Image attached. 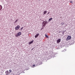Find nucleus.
<instances>
[{"instance_id": "1", "label": "nucleus", "mask_w": 75, "mask_h": 75, "mask_svg": "<svg viewBox=\"0 0 75 75\" xmlns=\"http://www.w3.org/2000/svg\"><path fill=\"white\" fill-rule=\"evenodd\" d=\"M21 35V32H19V33H17L16 35H15V37H17L18 36H20Z\"/></svg>"}, {"instance_id": "4", "label": "nucleus", "mask_w": 75, "mask_h": 75, "mask_svg": "<svg viewBox=\"0 0 75 75\" xmlns=\"http://www.w3.org/2000/svg\"><path fill=\"white\" fill-rule=\"evenodd\" d=\"M61 40L60 39H59L58 40H57V44H59L61 42Z\"/></svg>"}, {"instance_id": "15", "label": "nucleus", "mask_w": 75, "mask_h": 75, "mask_svg": "<svg viewBox=\"0 0 75 75\" xmlns=\"http://www.w3.org/2000/svg\"><path fill=\"white\" fill-rule=\"evenodd\" d=\"M70 3H73V2H72V1H70Z\"/></svg>"}, {"instance_id": "16", "label": "nucleus", "mask_w": 75, "mask_h": 75, "mask_svg": "<svg viewBox=\"0 0 75 75\" xmlns=\"http://www.w3.org/2000/svg\"><path fill=\"white\" fill-rule=\"evenodd\" d=\"M61 24H62V25H64V23H61Z\"/></svg>"}, {"instance_id": "10", "label": "nucleus", "mask_w": 75, "mask_h": 75, "mask_svg": "<svg viewBox=\"0 0 75 75\" xmlns=\"http://www.w3.org/2000/svg\"><path fill=\"white\" fill-rule=\"evenodd\" d=\"M52 18H50L49 19V21H51V20H52Z\"/></svg>"}, {"instance_id": "5", "label": "nucleus", "mask_w": 75, "mask_h": 75, "mask_svg": "<svg viewBox=\"0 0 75 75\" xmlns=\"http://www.w3.org/2000/svg\"><path fill=\"white\" fill-rule=\"evenodd\" d=\"M5 73L6 75H8V74H10V73L8 72V70H7L6 71Z\"/></svg>"}, {"instance_id": "3", "label": "nucleus", "mask_w": 75, "mask_h": 75, "mask_svg": "<svg viewBox=\"0 0 75 75\" xmlns=\"http://www.w3.org/2000/svg\"><path fill=\"white\" fill-rule=\"evenodd\" d=\"M20 25H18L17 26L15 27V29L16 30H18L20 28Z\"/></svg>"}, {"instance_id": "9", "label": "nucleus", "mask_w": 75, "mask_h": 75, "mask_svg": "<svg viewBox=\"0 0 75 75\" xmlns=\"http://www.w3.org/2000/svg\"><path fill=\"white\" fill-rule=\"evenodd\" d=\"M47 11H45L44 12V14H43V15L46 14V13H47Z\"/></svg>"}, {"instance_id": "20", "label": "nucleus", "mask_w": 75, "mask_h": 75, "mask_svg": "<svg viewBox=\"0 0 75 75\" xmlns=\"http://www.w3.org/2000/svg\"><path fill=\"white\" fill-rule=\"evenodd\" d=\"M50 14V12L48 13L47 14Z\"/></svg>"}, {"instance_id": "2", "label": "nucleus", "mask_w": 75, "mask_h": 75, "mask_svg": "<svg viewBox=\"0 0 75 75\" xmlns=\"http://www.w3.org/2000/svg\"><path fill=\"white\" fill-rule=\"evenodd\" d=\"M47 23H48V22L46 21H44L42 23L43 26L45 27V25L47 24Z\"/></svg>"}, {"instance_id": "17", "label": "nucleus", "mask_w": 75, "mask_h": 75, "mask_svg": "<svg viewBox=\"0 0 75 75\" xmlns=\"http://www.w3.org/2000/svg\"><path fill=\"white\" fill-rule=\"evenodd\" d=\"M35 64L33 65V67H35Z\"/></svg>"}, {"instance_id": "8", "label": "nucleus", "mask_w": 75, "mask_h": 75, "mask_svg": "<svg viewBox=\"0 0 75 75\" xmlns=\"http://www.w3.org/2000/svg\"><path fill=\"white\" fill-rule=\"evenodd\" d=\"M33 40L30 42H29V45H30V44H33Z\"/></svg>"}, {"instance_id": "19", "label": "nucleus", "mask_w": 75, "mask_h": 75, "mask_svg": "<svg viewBox=\"0 0 75 75\" xmlns=\"http://www.w3.org/2000/svg\"><path fill=\"white\" fill-rule=\"evenodd\" d=\"M23 27H22V28H21V30H23Z\"/></svg>"}, {"instance_id": "18", "label": "nucleus", "mask_w": 75, "mask_h": 75, "mask_svg": "<svg viewBox=\"0 0 75 75\" xmlns=\"http://www.w3.org/2000/svg\"><path fill=\"white\" fill-rule=\"evenodd\" d=\"M33 49H34V48H33L31 49V50L32 51V50H33Z\"/></svg>"}, {"instance_id": "12", "label": "nucleus", "mask_w": 75, "mask_h": 75, "mask_svg": "<svg viewBox=\"0 0 75 75\" xmlns=\"http://www.w3.org/2000/svg\"><path fill=\"white\" fill-rule=\"evenodd\" d=\"M45 36L46 38H48V36L47 35L45 34Z\"/></svg>"}, {"instance_id": "11", "label": "nucleus", "mask_w": 75, "mask_h": 75, "mask_svg": "<svg viewBox=\"0 0 75 75\" xmlns=\"http://www.w3.org/2000/svg\"><path fill=\"white\" fill-rule=\"evenodd\" d=\"M2 9V6H0V10H1Z\"/></svg>"}, {"instance_id": "7", "label": "nucleus", "mask_w": 75, "mask_h": 75, "mask_svg": "<svg viewBox=\"0 0 75 75\" xmlns=\"http://www.w3.org/2000/svg\"><path fill=\"white\" fill-rule=\"evenodd\" d=\"M39 35V33H38V34H37L35 36V38H37L38 36Z\"/></svg>"}, {"instance_id": "6", "label": "nucleus", "mask_w": 75, "mask_h": 75, "mask_svg": "<svg viewBox=\"0 0 75 75\" xmlns=\"http://www.w3.org/2000/svg\"><path fill=\"white\" fill-rule=\"evenodd\" d=\"M71 36H68L67 37V39H68V40H70V39H71Z\"/></svg>"}, {"instance_id": "13", "label": "nucleus", "mask_w": 75, "mask_h": 75, "mask_svg": "<svg viewBox=\"0 0 75 75\" xmlns=\"http://www.w3.org/2000/svg\"><path fill=\"white\" fill-rule=\"evenodd\" d=\"M18 21V19L16 20L15 21V23H16V22H17V21Z\"/></svg>"}, {"instance_id": "14", "label": "nucleus", "mask_w": 75, "mask_h": 75, "mask_svg": "<svg viewBox=\"0 0 75 75\" xmlns=\"http://www.w3.org/2000/svg\"><path fill=\"white\" fill-rule=\"evenodd\" d=\"M9 71L10 72H12L11 70H9Z\"/></svg>"}]
</instances>
